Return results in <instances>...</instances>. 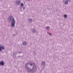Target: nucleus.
Listing matches in <instances>:
<instances>
[{
	"label": "nucleus",
	"instance_id": "f257e3e1",
	"mask_svg": "<svg viewBox=\"0 0 73 73\" xmlns=\"http://www.w3.org/2000/svg\"><path fill=\"white\" fill-rule=\"evenodd\" d=\"M25 66L26 69L29 72H33L36 70V65L34 63L31 64L29 63H27Z\"/></svg>",
	"mask_w": 73,
	"mask_h": 73
},
{
	"label": "nucleus",
	"instance_id": "f03ea898",
	"mask_svg": "<svg viewBox=\"0 0 73 73\" xmlns=\"http://www.w3.org/2000/svg\"><path fill=\"white\" fill-rule=\"evenodd\" d=\"M8 19L11 23V27L13 28H14L15 27V24H16V20L15 19V18L12 16H11L8 17Z\"/></svg>",
	"mask_w": 73,
	"mask_h": 73
},
{
	"label": "nucleus",
	"instance_id": "7ed1b4c3",
	"mask_svg": "<svg viewBox=\"0 0 73 73\" xmlns=\"http://www.w3.org/2000/svg\"><path fill=\"white\" fill-rule=\"evenodd\" d=\"M15 3L17 4H18L19 5H20V4L21 3V1L17 0L15 1Z\"/></svg>",
	"mask_w": 73,
	"mask_h": 73
},
{
	"label": "nucleus",
	"instance_id": "20e7f679",
	"mask_svg": "<svg viewBox=\"0 0 73 73\" xmlns=\"http://www.w3.org/2000/svg\"><path fill=\"white\" fill-rule=\"evenodd\" d=\"M4 66V62L3 61H0V66Z\"/></svg>",
	"mask_w": 73,
	"mask_h": 73
},
{
	"label": "nucleus",
	"instance_id": "39448f33",
	"mask_svg": "<svg viewBox=\"0 0 73 73\" xmlns=\"http://www.w3.org/2000/svg\"><path fill=\"white\" fill-rule=\"evenodd\" d=\"M69 0H67L65 2L64 4H66V5H68V2H69Z\"/></svg>",
	"mask_w": 73,
	"mask_h": 73
},
{
	"label": "nucleus",
	"instance_id": "423d86ee",
	"mask_svg": "<svg viewBox=\"0 0 73 73\" xmlns=\"http://www.w3.org/2000/svg\"><path fill=\"white\" fill-rule=\"evenodd\" d=\"M32 32L33 33H35L36 32V29H33L32 30Z\"/></svg>",
	"mask_w": 73,
	"mask_h": 73
},
{
	"label": "nucleus",
	"instance_id": "0eeeda50",
	"mask_svg": "<svg viewBox=\"0 0 73 73\" xmlns=\"http://www.w3.org/2000/svg\"><path fill=\"white\" fill-rule=\"evenodd\" d=\"M23 44L24 45H27V42H24Z\"/></svg>",
	"mask_w": 73,
	"mask_h": 73
},
{
	"label": "nucleus",
	"instance_id": "6e6552de",
	"mask_svg": "<svg viewBox=\"0 0 73 73\" xmlns=\"http://www.w3.org/2000/svg\"><path fill=\"white\" fill-rule=\"evenodd\" d=\"M0 46L1 48L2 49H5L4 47V46H1V45H0Z\"/></svg>",
	"mask_w": 73,
	"mask_h": 73
},
{
	"label": "nucleus",
	"instance_id": "1a4fd4ad",
	"mask_svg": "<svg viewBox=\"0 0 73 73\" xmlns=\"http://www.w3.org/2000/svg\"><path fill=\"white\" fill-rule=\"evenodd\" d=\"M67 16H68L66 15H64V17L65 19H66V18H67Z\"/></svg>",
	"mask_w": 73,
	"mask_h": 73
},
{
	"label": "nucleus",
	"instance_id": "9d476101",
	"mask_svg": "<svg viewBox=\"0 0 73 73\" xmlns=\"http://www.w3.org/2000/svg\"><path fill=\"white\" fill-rule=\"evenodd\" d=\"M21 6L22 7H24V3H22L21 5Z\"/></svg>",
	"mask_w": 73,
	"mask_h": 73
},
{
	"label": "nucleus",
	"instance_id": "9b49d317",
	"mask_svg": "<svg viewBox=\"0 0 73 73\" xmlns=\"http://www.w3.org/2000/svg\"><path fill=\"white\" fill-rule=\"evenodd\" d=\"M28 21L29 22H32V19H29L28 20Z\"/></svg>",
	"mask_w": 73,
	"mask_h": 73
},
{
	"label": "nucleus",
	"instance_id": "f8f14e48",
	"mask_svg": "<svg viewBox=\"0 0 73 73\" xmlns=\"http://www.w3.org/2000/svg\"><path fill=\"white\" fill-rule=\"evenodd\" d=\"M45 62H42V64L43 65H45Z\"/></svg>",
	"mask_w": 73,
	"mask_h": 73
},
{
	"label": "nucleus",
	"instance_id": "ddd939ff",
	"mask_svg": "<svg viewBox=\"0 0 73 73\" xmlns=\"http://www.w3.org/2000/svg\"><path fill=\"white\" fill-rule=\"evenodd\" d=\"M49 27L48 26L47 27V30H49Z\"/></svg>",
	"mask_w": 73,
	"mask_h": 73
},
{
	"label": "nucleus",
	"instance_id": "4468645a",
	"mask_svg": "<svg viewBox=\"0 0 73 73\" xmlns=\"http://www.w3.org/2000/svg\"><path fill=\"white\" fill-rule=\"evenodd\" d=\"M48 34L50 36H52V34H51V33H48Z\"/></svg>",
	"mask_w": 73,
	"mask_h": 73
},
{
	"label": "nucleus",
	"instance_id": "2eb2a0df",
	"mask_svg": "<svg viewBox=\"0 0 73 73\" xmlns=\"http://www.w3.org/2000/svg\"><path fill=\"white\" fill-rule=\"evenodd\" d=\"M25 7H23V9H25Z\"/></svg>",
	"mask_w": 73,
	"mask_h": 73
},
{
	"label": "nucleus",
	"instance_id": "dca6fc26",
	"mask_svg": "<svg viewBox=\"0 0 73 73\" xmlns=\"http://www.w3.org/2000/svg\"><path fill=\"white\" fill-rule=\"evenodd\" d=\"M1 48L0 47V51H1Z\"/></svg>",
	"mask_w": 73,
	"mask_h": 73
},
{
	"label": "nucleus",
	"instance_id": "f3484780",
	"mask_svg": "<svg viewBox=\"0 0 73 73\" xmlns=\"http://www.w3.org/2000/svg\"><path fill=\"white\" fill-rule=\"evenodd\" d=\"M13 55H14V54H13Z\"/></svg>",
	"mask_w": 73,
	"mask_h": 73
},
{
	"label": "nucleus",
	"instance_id": "a211bd4d",
	"mask_svg": "<svg viewBox=\"0 0 73 73\" xmlns=\"http://www.w3.org/2000/svg\"><path fill=\"white\" fill-rule=\"evenodd\" d=\"M20 53H21V52Z\"/></svg>",
	"mask_w": 73,
	"mask_h": 73
}]
</instances>
